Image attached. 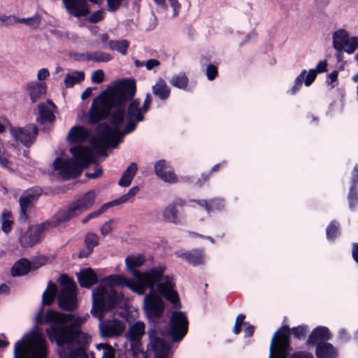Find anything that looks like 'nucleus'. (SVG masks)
Returning a JSON list of instances; mask_svg holds the SVG:
<instances>
[{
    "label": "nucleus",
    "instance_id": "obj_32",
    "mask_svg": "<svg viewBox=\"0 0 358 358\" xmlns=\"http://www.w3.org/2000/svg\"><path fill=\"white\" fill-rule=\"evenodd\" d=\"M153 94L162 100L166 99L170 95V87L166 85L164 80L159 78L152 86Z\"/></svg>",
    "mask_w": 358,
    "mask_h": 358
},
{
    "label": "nucleus",
    "instance_id": "obj_2",
    "mask_svg": "<svg viewBox=\"0 0 358 358\" xmlns=\"http://www.w3.org/2000/svg\"><path fill=\"white\" fill-rule=\"evenodd\" d=\"M143 256H129L125 259L127 270L134 277V280L127 278L122 275H110L104 278L99 285L114 289L115 287H127L132 292L142 295L147 289H152L157 285V289L166 300L170 301L175 308H180L178 293L173 278L165 275V266H159L144 272L136 268L143 264Z\"/></svg>",
    "mask_w": 358,
    "mask_h": 358
},
{
    "label": "nucleus",
    "instance_id": "obj_54",
    "mask_svg": "<svg viewBox=\"0 0 358 358\" xmlns=\"http://www.w3.org/2000/svg\"><path fill=\"white\" fill-rule=\"evenodd\" d=\"M338 71L335 70L327 76V83L331 85V88H334L335 85L333 84L337 80Z\"/></svg>",
    "mask_w": 358,
    "mask_h": 358
},
{
    "label": "nucleus",
    "instance_id": "obj_59",
    "mask_svg": "<svg viewBox=\"0 0 358 358\" xmlns=\"http://www.w3.org/2000/svg\"><path fill=\"white\" fill-rule=\"evenodd\" d=\"M103 173V170L101 167H96L93 173H86V177L88 178H96L100 177Z\"/></svg>",
    "mask_w": 358,
    "mask_h": 358
},
{
    "label": "nucleus",
    "instance_id": "obj_64",
    "mask_svg": "<svg viewBox=\"0 0 358 358\" xmlns=\"http://www.w3.org/2000/svg\"><path fill=\"white\" fill-rule=\"evenodd\" d=\"M352 257L355 261L358 263V243L354 244L352 249Z\"/></svg>",
    "mask_w": 358,
    "mask_h": 358
},
{
    "label": "nucleus",
    "instance_id": "obj_41",
    "mask_svg": "<svg viewBox=\"0 0 358 358\" xmlns=\"http://www.w3.org/2000/svg\"><path fill=\"white\" fill-rule=\"evenodd\" d=\"M139 191V187L137 186H134L131 187L129 192L120 196L119 199H115L114 201L108 202L110 203V207L117 206L131 200Z\"/></svg>",
    "mask_w": 358,
    "mask_h": 358
},
{
    "label": "nucleus",
    "instance_id": "obj_20",
    "mask_svg": "<svg viewBox=\"0 0 358 358\" xmlns=\"http://www.w3.org/2000/svg\"><path fill=\"white\" fill-rule=\"evenodd\" d=\"M156 175L163 181L169 183H175L178 181L172 168L163 159L159 160L155 164Z\"/></svg>",
    "mask_w": 358,
    "mask_h": 358
},
{
    "label": "nucleus",
    "instance_id": "obj_36",
    "mask_svg": "<svg viewBox=\"0 0 358 358\" xmlns=\"http://www.w3.org/2000/svg\"><path fill=\"white\" fill-rule=\"evenodd\" d=\"M85 78L83 71H73L68 73L64 79V85L66 87H72L74 85L80 83Z\"/></svg>",
    "mask_w": 358,
    "mask_h": 358
},
{
    "label": "nucleus",
    "instance_id": "obj_63",
    "mask_svg": "<svg viewBox=\"0 0 358 358\" xmlns=\"http://www.w3.org/2000/svg\"><path fill=\"white\" fill-rule=\"evenodd\" d=\"M92 89L87 87L81 94L82 99L85 100L87 99L92 94Z\"/></svg>",
    "mask_w": 358,
    "mask_h": 358
},
{
    "label": "nucleus",
    "instance_id": "obj_29",
    "mask_svg": "<svg viewBox=\"0 0 358 358\" xmlns=\"http://www.w3.org/2000/svg\"><path fill=\"white\" fill-rule=\"evenodd\" d=\"M317 358H337V350L329 343H320L316 347Z\"/></svg>",
    "mask_w": 358,
    "mask_h": 358
},
{
    "label": "nucleus",
    "instance_id": "obj_52",
    "mask_svg": "<svg viewBox=\"0 0 358 358\" xmlns=\"http://www.w3.org/2000/svg\"><path fill=\"white\" fill-rule=\"evenodd\" d=\"M217 68L213 64H209L206 68V76L209 80H213L217 76Z\"/></svg>",
    "mask_w": 358,
    "mask_h": 358
},
{
    "label": "nucleus",
    "instance_id": "obj_11",
    "mask_svg": "<svg viewBox=\"0 0 358 358\" xmlns=\"http://www.w3.org/2000/svg\"><path fill=\"white\" fill-rule=\"evenodd\" d=\"M145 324L143 322L138 321L130 325L126 334V337L130 342L134 358H140V355L143 358H147L141 344V338L145 334Z\"/></svg>",
    "mask_w": 358,
    "mask_h": 358
},
{
    "label": "nucleus",
    "instance_id": "obj_22",
    "mask_svg": "<svg viewBox=\"0 0 358 358\" xmlns=\"http://www.w3.org/2000/svg\"><path fill=\"white\" fill-rule=\"evenodd\" d=\"M27 91L32 103L43 97L47 92V85L43 82H31L27 85Z\"/></svg>",
    "mask_w": 358,
    "mask_h": 358
},
{
    "label": "nucleus",
    "instance_id": "obj_12",
    "mask_svg": "<svg viewBox=\"0 0 358 358\" xmlns=\"http://www.w3.org/2000/svg\"><path fill=\"white\" fill-rule=\"evenodd\" d=\"M59 224L53 221L52 217L49 221L32 227L27 234L20 238V243L23 247H32L42 239L45 232Z\"/></svg>",
    "mask_w": 358,
    "mask_h": 358
},
{
    "label": "nucleus",
    "instance_id": "obj_31",
    "mask_svg": "<svg viewBox=\"0 0 358 358\" xmlns=\"http://www.w3.org/2000/svg\"><path fill=\"white\" fill-rule=\"evenodd\" d=\"M138 170L137 164L134 162L130 164L123 172L118 184L122 187H128L131 185Z\"/></svg>",
    "mask_w": 358,
    "mask_h": 358
},
{
    "label": "nucleus",
    "instance_id": "obj_19",
    "mask_svg": "<svg viewBox=\"0 0 358 358\" xmlns=\"http://www.w3.org/2000/svg\"><path fill=\"white\" fill-rule=\"evenodd\" d=\"M68 13L76 17H85L90 13L86 0H62Z\"/></svg>",
    "mask_w": 358,
    "mask_h": 358
},
{
    "label": "nucleus",
    "instance_id": "obj_18",
    "mask_svg": "<svg viewBox=\"0 0 358 358\" xmlns=\"http://www.w3.org/2000/svg\"><path fill=\"white\" fill-rule=\"evenodd\" d=\"M185 204V201L180 198H176L172 202L169 203L162 212L164 220L169 223H180V216L178 208H182Z\"/></svg>",
    "mask_w": 358,
    "mask_h": 358
},
{
    "label": "nucleus",
    "instance_id": "obj_33",
    "mask_svg": "<svg viewBox=\"0 0 358 358\" xmlns=\"http://www.w3.org/2000/svg\"><path fill=\"white\" fill-rule=\"evenodd\" d=\"M194 202L198 203L200 206L204 208L208 213L214 210H222L224 206V202L221 199H213L210 201V203H208L206 200L194 201Z\"/></svg>",
    "mask_w": 358,
    "mask_h": 358
},
{
    "label": "nucleus",
    "instance_id": "obj_24",
    "mask_svg": "<svg viewBox=\"0 0 358 358\" xmlns=\"http://www.w3.org/2000/svg\"><path fill=\"white\" fill-rule=\"evenodd\" d=\"M176 255L177 257L185 259L193 266H198L204 262L203 251L201 250H194L186 252L177 251Z\"/></svg>",
    "mask_w": 358,
    "mask_h": 358
},
{
    "label": "nucleus",
    "instance_id": "obj_4",
    "mask_svg": "<svg viewBox=\"0 0 358 358\" xmlns=\"http://www.w3.org/2000/svg\"><path fill=\"white\" fill-rule=\"evenodd\" d=\"M121 296L109 287L99 285L92 291V308L91 313L99 320V329L103 337H113L122 334L126 326L122 320L112 317L103 320V312L113 308L120 301Z\"/></svg>",
    "mask_w": 358,
    "mask_h": 358
},
{
    "label": "nucleus",
    "instance_id": "obj_27",
    "mask_svg": "<svg viewBox=\"0 0 358 358\" xmlns=\"http://www.w3.org/2000/svg\"><path fill=\"white\" fill-rule=\"evenodd\" d=\"M42 189L38 187H31L23 192L20 198V205L30 208L41 194Z\"/></svg>",
    "mask_w": 358,
    "mask_h": 358
},
{
    "label": "nucleus",
    "instance_id": "obj_23",
    "mask_svg": "<svg viewBox=\"0 0 358 358\" xmlns=\"http://www.w3.org/2000/svg\"><path fill=\"white\" fill-rule=\"evenodd\" d=\"M76 59L81 62L92 61L94 62L99 63L108 62L113 59V57L109 53L98 50L91 52L79 54L78 55Z\"/></svg>",
    "mask_w": 358,
    "mask_h": 358
},
{
    "label": "nucleus",
    "instance_id": "obj_48",
    "mask_svg": "<svg viewBox=\"0 0 358 358\" xmlns=\"http://www.w3.org/2000/svg\"><path fill=\"white\" fill-rule=\"evenodd\" d=\"M292 331L295 338L301 339L305 337L308 332V329L306 326H299L293 328Z\"/></svg>",
    "mask_w": 358,
    "mask_h": 358
},
{
    "label": "nucleus",
    "instance_id": "obj_13",
    "mask_svg": "<svg viewBox=\"0 0 358 358\" xmlns=\"http://www.w3.org/2000/svg\"><path fill=\"white\" fill-rule=\"evenodd\" d=\"M332 41L334 48L338 52L352 54L358 48V37L350 36L348 32L343 29L334 32Z\"/></svg>",
    "mask_w": 358,
    "mask_h": 358
},
{
    "label": "nucleus",
    "instance_id": "obj_42",
    "mask_svg": "<svg viewBox=\"0 0 358 358\" xmlns=\"http://www.w3.org/2000/svg\"><path fill=\"white\" fill-rule=\"evenodd\" d=\"M96 350L100 354L101 358H115L114 348L107 343L96 345Z\"/></svg>",
    "mask_w": 358,
    "mask_h": 358
},
{
    "label": "nucleus",
    "instance_id": "obj_7",
    "mask_svg": "<svg viewBox=\"0 0 358 358\" xmlns=\"http://www.w3.org/2000/svg\"><path fill=\"white\" fill-rule=\"evenodd\" d=\"M96 193L90 190L74 199L66 208L59 210L53 216L56 224H62L70 221L82 213L90 210L95 203Z\"/></svg>",
    "mask_w": 358,
    "mask_h": 358
},
{
    "label": "nucleus",
    "instance_id": "obj_8",
    "mask_svg": "<svg viewBox=\"0 0 358 358\" xmlns=\"http://www.w3.org/2000/svg\"><path fill=\"white\" fill-rule=\"evenodd\" d=\"M290 329L284 326L271 339L268 358H287L289 352Z\"/></svg>",
    "mask_w": 358,
    "mask_h": 358
},
{
    "label": "nucleus",
    "instance_id": "obj_39",
    "mask_svg": "<svg viewBox=\"0 0 358 358\" xmlns=\"http://www.w3.org/2000/svg\"><path fill=\"white\" fill-rule=\"evenodd\" d=\"M1 221L2 231L6 234L9 233L11 231L13 224V217L12 213L7 210L3 211Z\"/></svg>",
    "mask_w": 358,
    "mask_h": 358
},
{
    "label": "nucleus",
    "instance_id": "obj_34",
    "mask_svg": "<svg viewBox=\"0 0 358 358\" xmlns=\"http://www.w3.org/2000/svg\"><path fill=\"white\" fill-rule=\"evenodd\" d=\"M30 270V262L22 259L14 264L11 269V274L13 276H21L27 274Z\"/></svg>",
    "mask_w": 358,
    "mask_h": 358
},
{
    "label": "nucleus",
    "instance_id": "obj_28",
    "mask_svg": "<svg viewBox=\"0 0 358 358\" xmlns=\"http://www.w3.org/2000/svg\"><path fill=\"white\" fill-rule=\"evenodd\" d=\"M90 132L88 129L75 126L68 133L67 138L71 143H79L85 141L90 136Z\"/></svg>",
    "mask_w": 358,
    "mask_h": 358
},
{
    "label": "nucleus",
    "instance_id": "obj_6",
    "mask_svg": "<svg viewBox=\"0 0 358 358\" xmlns=\"http://www.w3.org/2000/svg\"><path fill=\"white\" fill-rule=\"evenodd\" d=\"M48 348L42 334L33 329L17 341L14 347V358H47Z\"/></svg>",
    "mask_w": 358,
    "mask_h": 358
},
{
    "label": "nucleus",
    "instance_id": "obj_50",
    "mask_svg": "<svg viewBox=\"0 0 358 358\" xmlns=\"http://www.w3.org/2000/svg\"><path fill=\"white\" fill-rule=\"evenodd\" d=\"M105 73L103 70L99 69L92 73V82L94 83H101L103 81Z\"/></svg>",
    "mask_w": 358,
    "mask_h": 358
},
{
    "label": "nucleus",
    "instance_id": "obj_35",
    "mask_svg": "<svg viewBox=\"0 0 358 358\" xmlns=\"http://www.w3.org/2000/svg\"><path fill=\"white\" fill-rule=\"evenodd\" d=\"M129 45V41L125 39L113 40L108 41V49L117 51L122 55H126L127 54Z\"/></svg>",
    "mask_w": 358,
    "mask_h": 358
},
{
    "label": "nucleus",
    "instance_id": "obj_57",
    "mask_svg": "<svg viewBox=\"0 0 358 358\" xmlns=\"http://www.w3.org/2000/svg\"><path fill=\"white\" fill-rule=\"evenodd\" d=\"M113 222L111 220L106 222L101 227V233L102 235L106 236L113 229Z\"/></svg>",
    "mask_w": 358,
    "mask_h": 358
},
{
    "label": "nucleus",
    "instance_id": "obj_5",
    "mask_svg": "<svg viewBox=\"0 0 358 358\" xmlns=\"http://www.w3.org/2000/svg\"><path fill=\"white\" fill-rule=\"evenodd\" d=\"M70 152L76 161L58 157L54 162L55 169L65 179L78 177L84 167L95 162L96 159L95 155L88 147L73 146L70 148Z\"/></svg>",
    "mask_w": 358,
    "mask_h": 358
},
{
    "label": "nucleus",
    "instance_id": "obj_3",
    "mask_svg": "<svg viewBox=\"0 0 358 358\" xmlns=\"http://www.w3.org/2000/svg\"><path fill=\"white\" fill-rule=\"evenodd\" d=\"M36 320L38 323L51 324L46 329L47 334L58 346H69L71 350L68 358H88L85 348L90 338L80 330L85 320L84 317L50 310L44 317L41 312L38 313Z\"/></svg>",
    "mask_w": 358,
    "mask_h": 358
},
{
    "label": "nucleus",
    "instance_id": "obj_51",
    "mask_svg": "<svg viewBox=\"0 0 358 358\" xmlns=\"http://www.w3.org/2000/svg\"><path fill=\"white\" fill-rule=\"evenodd\" d=\"M10 162L8 161L4 150L0 147V166L8 170H13L10 167Z\"/></svg>",
    "mask_w": 358,
    "mask_h": 358
},
{
    "label": "nucleus",
    "instance_id": "obj_47",
    "mask_svg": "<svg viewBox=\"0 0 358 358\" xmlns=\"http://www.w3.org/2000/svg\"><path fill=\"white\" fill-rule=\"evenodd\" d=\"M105 16V12L103 10H99L94 12L90 15L88 20L91 23H97L101 21Z\"/></svg>",
    "mask_w": 358,
    "mask_h": 358
},
{
    "label": "nucleus",
    "instance_id": "obj_61",
    "mask_svg": "<svg viewBox=\"0 0 358 358\" xmlns=\"http://www.w3.org/2000/svg\"><path fill=\"white\" fill-rule=\"evenodd\" d=\"M291 358H314L313 356L306 352H297L292 355Z\"/></svg>",
    "mask_w": 358,
    "mask_h": 358
},
{
    "label": "nucleus",
    "instance_id": "obj_25",
    "mask_svg": "<svg viewBox=\"0 0 358 358\" xmlns=\"http://www.w3.org/2000/svg\"><path fill=\"white\" fill-rule=\"evenodd\" d=\"M77 277L80 285L83 287L90 288L98 282L96 274L90 268L82 270Z\"/></svg>",
    "mask_w": 358,
    "mask_h": 358
},
{
    "label": "nucleus",
    "instance_id": "obj_9",
    "mask_svg": "<svg viewBox=\"0 0 358 358\" xmlns=\"http://www.w3.org/2000/svg\"><path fill=\"white\" fill-rule=\"evenodd\" d=\"M60 282L62 287L58 295L59 305L62 309L72 310L76 306V285L66 275L61 276Z\"/></svg>",
    "mask_w": 358,
    "mask_h": 358
},
{
    "label": "nucleus",
    "instance_id": "obj_21",
    "mask_svg": "<svg viewBox=\"0 0 358 358\" xmlns=\"http://www.w3.org/2000/svg\"><path fill=\"white\" fill-rule=\"evenodd\" d=\"M38 115L37 121L40 123L52 122L55 120V111L57 109L56 106L51 100H48L45 103H39L38 106Z\"/></svg>",
    "mask_w": 358,
    "mask_h": 358
},
{
    "label": "nucleus",
    "instance_id": "obj_38",
    "mask_svg": "<svg viewBox=\"0 0 358 358\" xmlns=\"http://www.w3.org/2000/svg\"><path fill=\"white\" fill-rule=\"evenodd\" d=\"M57 291V289L56 285L52 282H49L46 290L43 294V303L45 305H50L55 300Z\"/></svg>",
    "mask_w": 358,
    "mask_h": 358
},
{
    "label": "nucleus",
    "instance_id": "obj_58",
    "mask_svg": "<svg viewBox=\"0 0 358 358\" xmlns=\"http://www.w3.org/2000/svg\"><path fill=\"white\" fill-rule=\"evenodd\" d=\"M50 76V73L48 69H41L37 73V78L39 80H43L48 78Z\"/></svg>",
    "mask_w": 358,
    "mask_h": 358
},
{
    "label": "nucleus",
    "instance_id": "obj_43",
    "mask_svg": "<svg viewBox=\"0 0 358 358\" xmlns=\"http://www.w3.org/2000/svg\"><path fill=\"white\" fill-rule=\"evenodd\" d=\"M327 237L329 240H334L340 234L339 224L336 221H332L327 227Z\"/></svg>",
    "mask_w": 358,
    "mask_h": 358
},
{
    "label": "nucleus",
    "instance_id": "obj_40",
    "mask_svg": "<svg viewBox=\"0 0 358 358\" xmlns=\"http://www.w3.org/2000/svg\"><path fill=\"white\" fill-rule=\"evenodd\" d=\"M189 79L184 73L174 75L170 80V83L173 87L181 90H185L188 85Z\"/></svg>",
    "mask_w": 358,
    "mask_h": 358
},
{
    "label": "nucleus",
    "instance_id": "obj_17",
    "mask_svg": "<svg viewBox=\"0 0 358 358\" xmlns=\"http://www.w3.org/2000/svg\"><path fill=\"white\" fill-rule=\"evenodd\" d=\"M12 136L25 146L32 144L37 134L38 129L34 124H29L24 127L10 128Z\"/></svg>",
    "mask_w": 358,
    "mask_h": 358
},
{
    "label": "nucleus",
    "instance_id": "obj_26",
    "mask_svg": "<svg viewBox=\"0 0 358 358\" xmlns=\"http://www.w3.org/2000/svg\"><path fill=\"white\" fill-rule=\"evenodd\" d=\"M331 337L329 329L327 327H318L315 328L308 337V344H318L320 343H326L325 341L329 340Z\"/></svg>",
    "mask_w": 358,
    "mask_h": 358
},
{
    "label": "nucleus",
    "instance_id": "obj_55",
    "mask_svg": "<svg viewBox=\"0 0 358 358\" xmlns=\"http://www.w3.org/2000/svg\"><path fill=\"white\" fill-rule=\"evenodd\" d=\"M20 215H19V220L22 222H25L28 220V215L27 212L29 209V207L20 205Z\"/></svg>",
    "mask_w": 358,
    "mask_h": 358
},
{
    "label": "nucleus",
    "instance_id": "obj_45",
    "mask_svg": "<svg viewBox=\"0 0 358 358\" xmlns=\"http://www.w3.org/2000/svg\"><path fill=\"white\" fill-rule=\"evenodd\" d=\"M166 0H163L162 3H156L157 5L165 7L166 6ZM170 6L173 8V16L176 17L178 15L181 6L178 0H167Z\"/></svg>",
    "mask_w": 358,
    "mask_h": 358
},
{
    "label": "nucleus",
    "instance_id": "obj_10",
    "mask_svg": "<svg viewBox=\"0 0 358 358\" xmlns=\"http://www.w3.org/2000/svg\"><path fill=\"white\" fill-rule=\"evenodd\" d=\"M327 62L326 60L320 61L315 69H311L308 71L303 70L300 74L295 78L293 86L288 91L290 94H295L302 87L303 83L305 86L309 87L315 81L317 73L327 71Z\"/></svg>",
    "mask_w": 358,
    "mask_h": 358
},
{
    "label": "nucleus",
    "instance_id": "obj_53",
    "mask_svg": "<svg viewBox=\"0 0 358 358\" xmlns=\"http://www.w3.org/2000/svg\"><path fill=\"white\" fill-rule=\"evenodd\" d=\"M108 9L110 12L116 11L121 6L123 0H106Z\"/></svg>",
    "mask_w": 358,
    "mask_h": 358
},
{
    "label": "nucleus",
    "instance_id": "obj_30",
    "mask_svg": "<svg viewBox=\"0 0 358 358\" xmlns=\"http://www.w3.org/2000/svg\"><path fill=\"white\" fill-rule=\"evenodd\" d=\"M358 182V166H355L352 172V184L348 194L350 208L354 209L358 201V195L356 191V183Z\"/></svg>",
    "mask_w": 358,
    "mask_h": 358
},
{
    "label": "nucleus",
    "instance_id": "obj_14",
    "mask_svg": "<svg viewBox=\"0 0 358 358\" xmlns=\"http://www.w3.org/2000/svg\"><path fill=\"white\" fill-rule=\"evenodd\" d=\"M188 330V320L185 313L180 311L173 312L170 322L169 334L173 341H180Z\"/></svg>",
    "mask_w": 358,
    "mask_h": 358
},
{
    "label": "nucleus",
    "instance_id": "obj_49",
    "mask_svg": "<svg viewBox=\"0 0 358 358\" xmlns=\"http://www.w3.org/2000/svg\"><path fill=\"white\" fill-rule=\"evenodd\" d=\"M245 316L243 314H240L237 316L235 325L233 329V332L235 334H238L241 332V327L242 325H246L247 322H244Z\"/></svg>",
    "mask_w": 358,
    "mask_h": 358
},
{
    "label": "nucleus",
    "instance_id": "obj_15",
    "mask_svg": "<svg viewBox=\"0 0 358 358\" xmlns=\"http://www.w3.org/2000/svg\"><path fill=\"white\" fill-rule=\"evenodd\" d=\"M155 287L144 297L143 308L148 318H159L164 311L162 299L154 292Z\"/></svg>",
    "mask_w": 358,
    "mask_h": 358
},
{
    "label": "nucleus",
    "instance_id": "obj_16",
    "mask_svg": "<svg viewBox=\"0 0 358 358\" xmlns=\"http://www.w3.org/2000/svg\"><path fill=\"white\" fill-rule=\"evenodd\" d=\"M150 343L149 350L154 353L153 358H171L170 344L157 336V331L150 329L148 332Z\"/></svg>",
    "mask_w": 358,
    "mask_h": 358
},
{
    "label": "nucleus",
    "instance_id": "obj_56",
    "mask_svg": "<svg viewBox=\"0 0 358 358\" xmlns=\"http://www.w3.org/2000/svg\"><path fill=\"white\" fill-rule=\"evenodd\" d=\"M159 64H160V62L157 59H148V61L143 62V65L149 71L152 70L155 67L159 66Z\"/></svg>",
    "mask_w": 358,
    "mask_h": 358
},
{
    "label": "nucleus",
    "instance_id": "obj_44",
    "mask_svg": "<svg viewBox=\"0 0 358 358\" xmlns=\"http://www.w3.org/2000/svg\"><path fill=\"white\" fill-rule=\"evenodd\" d=\"M110 208V203H106L100 207L99 209L89 213L86 217L82 219V223L85 224L92 219L99 217L100 215L103 213L108 208Z\"/></svg>",
    "mask_w": 358,
    "mask_h": 358
},
{
    "label": "nucleus",
    "instance_id": "obj_46",
    "mask_svg": "<svg viewBox=\"0 0 358 358\" xmlns=\"http://www.w3.org/2000/svg\"><path fill=\"white\" fill-rule=\"evenodd\" d=\"M17 21L20 23L27 24L33 28H36L40 24V19L38 15L30 18H19Z\"/></svg>",
    "mask_w": 358,
    "mask_h": 358
},
{
    "label": "nucleus",
    "instance_id": "obj_37",
    "mask_svg": "<svg viewBox=\"0 0 358 358\" xmlns=\"http://www.w3.org/2000/svg\"><path fill=\"white\" fill-rule=\"evenodd\" d=\"M85 243L87 248V252H80L79 254L80 258L87 257L91 253L92 249L98 245V237L96 234L90 233L87 234L85 238Z\"/></svg>",
    "mask_w": 358,
    "mask_h": 358
},
{
    "label": "nucleus",
    "instance_id": "obj_1",
    "mask_svg": "<svg viewBox=\"0 0 358 358\" xmlns=\"http://www.w3.org/2000/svg\"><path fill=\"white\" fill-rule=\"evenodd\" d=\"M136 87L133 80H124L120 88L99 98L89 113V121L95 123L108 117L110 125L100 124L91 138L96 153L106 157V149L115 148L123 137L135 130L138 122L144 120L152 97L147 94L141 107L138 99H134Z\"/></svg>",
    "mask_w": 358,
    "mask_h": 358
},
{
    "label": "nucleus",
    "instance_id": "obj_60",
    "mask_svg": "<svg viewBox=\"0 0 358 358\" xmlns=\"http://www.w3.org/2000/svg\"><path fill=\"white\" fill-rule=\"evenodd\" d=\"M99 39L103 44V48H108V41H111L109 38V35L106 33L101 34L99 35Z\"/></svg>",
    "mask_w": 358,
    "mask_h": 358
},
{
    "label": "nucleus",
    "instance_id": "obj_62",
    "mask_svg": "<svg viewBox=\"0 0 358 358\" xmlns=\"http://www.w3.org/2000/svg\"><path fill=\"white\" fill-rule=\"evenodd\" d=\"M245 326L244 329L245 337H250L254 333V327L248 323Z\"/></svg>",
    "mask_w": 358,
    "mask_h": 358
}]
</instances>
